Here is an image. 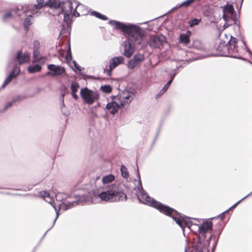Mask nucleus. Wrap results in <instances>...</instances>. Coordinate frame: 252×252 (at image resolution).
Returning <instances> with one entry per match:
<instances>
[{
	"instance_id": "f257e3e1",
	"label": "nucleus",
	"mask_w": 252,
	"mask_h": 252,
	"mask_svg": "<svg viewBox=\"0 0 252 252\" xmlns=\"http://www.w3.org/2000/svg\"><path fill=\"white\" fill-rule=\"evenodd\" d=\"M137 176L139 179V186L137 187L138 191L137 192V196L140 202L152 206L157 209L161 213L170 216L175 221L176 223L182 228L183 231H184L185 226L191 230L195 229V227H197L199 237H202L204 239L205 238L206 233L211 230L212 229L213 224L211 221L205 220L203 222L201 225H196L194 222L196 221L195 219L191 220L190 218L181 215L176 210L156 201L149 196L143 189L138 171H137Z\"/></svg>"
},
{
	"instance_id": "f03ea898",
	"label": "nucleus",
	"mask_w": 252,
	"mask_h": 252,
	"mask_svg": "<svg viewBox=\"0 0 252 252\" xmlns=\"http://www.w3.org/2000/svg\"><path fill=\"white\" fill-rule=\"evenodd\" d=\"M110 24L116 29L121 30L128 36L127 40L123 43L124 55L127 58L131 57L137 45H144L145 43L144 31L136 25L124 24L116 21H111Z\"/></svg>"
},
{
	"instance_id": "7ed1b4c3",
	"label": "nucleus",
	"mask_w": 252,
	"mask_h": 252,
	"mask_svg": "<svg viewBox=\"0 0 252 252\" xmlns=\"http://www.w3.org/2000/svg\"><path fill=\"white\" fill-rule=\"evenodd\" d=\"M126 195L116 186H113L106 190H94L91 201L98 203L101 201L113 202L125 200Z\"/></svg>"
},
{
	"instance_id": "20e7f679",
	"label": "nucleus",
	"mask_w": 252,
	"mask_h": 252,
	"mask_svg": "<svg viewBox=\"0 0 252 252\" xmlns=\"http://www.w3.org/2000/svg\"><path fill=\"white\" fill-rule=\"evenodd\" d=\"M40 196L47 202L50 204L54 208L57 216L54 220L55 222L59 216V211L60 210H65L68 208L74 206L75 202H65L64 201L67 198V195L63 193H58L56 195V202L53 197L51 196L49 193L43 191L40 192Z\"/></svg>"
},
{
	"instance_id": "39448f33",
	"label": "nucleus",
	"mask_w": 252,
	"mask_h": 252,
	"mask_svg": "<svg viewBox=\"0 0 252 252\" xmlns=\"http://www.w3.org/2000/svg\"><path fill=\"white\" fill-rule=\"evenodd\" d=\"M223 18L225 21V24L223 25V30H224L235 23L236 16L234 14L233 5L231 4H227L223 7Z\"/></svg>"
},
{
	"instance_id": "423d86ee",
	"label": "nucleus",
	"mask_w": 252,
	"mask_h": 252,
	"mask_svg": "<svg viewBox=\"0 0 252 252\" xmlns=\"http://www.w3.org/2000/svg\"><path fill=\"white\" fill-rule=\"evenodd\" d=\"M80 95L84 102L89 105L93 104L99 97L96 91L89 90L86 87L81 89Z\"/></svg>"
},
{
	"instance_id": "0eeeda50",
	"label": "nucleus",
	"mask_w": 252,
	"mask_h": 252,
	"mask_svg": "<svg viewBox=\"0 0 252 252\" xmlns=\"http://www.w3.org/2000/svg\"><path fill=\"white\" fill-rule=\"evenodd\" d=\"M121 106L128 104L134 97L133 92L125 90L121 93L118 95L115 96Z\"/></svg>"
},
{
	"instance_id": "6e6552de",
	"label": "nucleus",
	"mask_w": 252,
	"mask_h": 252,
	"mask_svg": "<svg viewBox=\"0 0 252 252\" xmlns=\"http://www.w3.org/2000/svg\"><path fill=\"white\" fill-rule=\"evenodd\" d=\"M237 40L233 37H231L227 45L228 56L232 58H238V47L236 46Z\"/></svg>"
},
{
	"instance_id": "1a4fd4ad",
	"label": "nucleus",
	"mask_w": 252,
	"mask_h": 252,
	"mask_svg": "<svg viewBox=\"0 0 252 252\" xmlns=\"http://www.w3.org/2000/svg\"><path fill=\"white\" fill-rule=\"evenodd\" d=\"M62 8V12L60 13V15L63 16V19L65 21H68L69 16L73 11L72 3L70 1H65L63 3Z\"/></svg>"
},
{
	"instance_id": "9d476101",
	"label": "nucleus",
	"mask_w": 252,
	"mask_h": 252,
	"mask_svg": "<svg viewBox=\"0 0 252 252\" xmlns=\"http://www.w3.org/2000/svg\"><path fill=\"white\" fill-rule=\"evenodd\" d=\"M121 104L117 100V98L114 96L112 100L107 104L105 107V111L107 113L115 114L120 108Z\"/></svg>"
},
{
	"instance_id": "9b49d317",
	"label": "nucleus",
	"mask_w": 252,
	"mask_h": 252,
	"mask_svg": "<svg viewBox=\"0 0 252 252\" xmlns=\"http://www.w3.org/2000/svg\"><path fill=\"white\" fill-rule=\"evenodd\" d=\"M144 60V56L141 54H136L132 59L130 60L127 64L129 69H132L138 66Z\"/></svg>"
},
{
	"instance_id": "f8f14e48",
	"label": "nucleus",
	"mask_w": 252,
	"mask_h": 252,
	"mask_svg": "<svg viewBox=\"0 0 252 252\" xmlns=\"http://www.w3.org/2000/svg\"><path fill=\"white\" fill-rule=\"evenodd\" d=\"M48 69L49 71L47 73V75L51 76L61 75L65 72L64 68L63 67L54 64L48 65Z\"/></svg>"
},
{
	"instance_id": "ddd939ff",
	"label": "nucleus",
	"mask_w": 252,
	"mask_h": 252,
	"mask_svg": "<svg viewBox=\"0 0 252 252\" xmlns=\"http://www.w3.org/2000/svg\"><path fill=\"white\" fill-rule=\"evenodd\" d=\"M125 59L122 56L114 57L110 59L109 61V69L107 70V73L110 75V72L118 65L124 63Z\"/></svg>"
},
{
	"instance_id": "4468645a",
	"label": "nucleus",
	"mask_w": 252,
	"mask_h": 252,
	"mask_svg": "<svg viewBox=\"0 0 252 252\" xmlns=\"http://www.w3.org/2000/svg\"><path fill=\"white\" fill-rule=\"evenodd\" d=\"M165 37L163 35L152 36L150 40V45L153 47H159L165 42Z\"/></svg>"
},
{
	"instance_id": "2eb2a0df",
	"label": "nucleus",
	"mask_w": 252,
	"mask_h": 252,
	"mask_svg": "<svg viewBox=\"0 0 252 252\" xmlns=\"http://www.w3.org/2000/svg\"><path fill=\"white\" fill-rule=\"evenodd\" d=\"M40 47V42L38 41H34L33 42V61L34 62H42V58L39 54L38 49Z\"/></svg>"
},
{
	"instance_id": "dca6fc26",
	"label": "nucleus",
	"mask_w": 252,
	"mask_h": 252,
	"mask_svg": "<svg viewBox=\"0 0 252 252\" xmlns=\"http://www.w3.org/2000/svg\"><path fill=\"white\" fill-rule=\"evenodd\" d=\"M16 59L20 64L27 63L30 61V55L27 53H23L21 52H19Z\"/></svg>"
},
{
	"instance_id": "f3484780",
	"label": "nucleus",
	"mask_w": 252,
	"mask_h": 252,
	"mask_svg": "<svg viewBox=\"0 0 252 252\" xmlns=\"http://www.w3.org/2000/svg\"><path fill=\"white\" fill-rule=\"evenodd\" d=\"M19 68L17 66H15L12 71L10 73V75L4 81L2 87L4 88L6 85H7L13 78L15 77L19 74Z\"/></svg>"
},
{
	"instance_id": "a211bd4d",
	"label": "nucleus",
	"mask_w": 252,
	"mask_h": 252,
	"mask_svg": "<svg viewBox=\"0 0 252 252\" xmlns=\"http://www.w3.org/2000/svg\"><path fill=\"white\" fill-rule=\"evenodd\" d=\"M191 35V32L187 31L185 33H181L180 35L179 41L180 43L185 45H187L190 41L189 37Z\"/></svg>"
},
{
	"instance_id": "6ab92c4d",
	"label": "nucleus",
	"mask_w": 252,
	"mask_h": 252,
	"mask_svg": "<svg viewBox=\"0 0 252 252\" xmlns=\"http://www.w3.org/2000/svg\"><path fill=\"white\" fill-rule=\"evenodd\" d=\"M218 50L221 56H228L227 45L225 43H220L218 46Z\"/></svg>"
},
{
	"instance_id": "aec40b11",
	"label": "nucleus",
	"mask_w": 252,
	"mask_h": 252,
	"mask_svg": "<svg viewBox=\"0 0 252 252\" xmlns=\"http://www.w3.org/2000/svg\"><path fill=\"white\" fill-rule=\"evenodd\" d=\"M115 177L114 175L112 174H108L104 176L101 179L102 183L104 185H106L112 183L115 180Z\"/></svg>"
},
{
	"instance_id": "412c9836",
	"label": "nucleus",
	"mask_w": 252,
	"mask_h": 252,
	"mask_svg": "<svg viewBox=\"0 0 252 252\" xmlns=\"http://www.w3.org/2000/svg\"><path fill=\"white\" fill-rule=\"evenodd\" d=\"M79 86V85L75 82L72 83L71 85V90L73 97L77 100L78 98V95L76 94V93L78 91Z\"/></svg>"
},
{
	"instance_id": "4be33fe9",
	"label": "nucleus",
	"mask_w": 252,
	"mask_h": 252,
	"mask_svg": "<svg viewBox=\"0 0 252 252\" xmlns=\"http://www.w3.org/2000/svg\"><path fill=\"white\" fill-rule=\"evenodd\" d=\"M46 5L52 8H57L61 6V3L58 0H49L46 2Z\"/></svg>"
},
{
	"instance_id": "5701e85b",
	"label": "nucleus",
	"mask_w": 252,
	"mask_h": 252,
	"mask_svg": "<svg viewBox=\"0 0 252 252\" xmlns=\"http://www.w3.org/2000/svg\"><path fill=\"white\" fill-rule=\"evenodd\" d=\"M41 67L39 64L31 65L28 68V71L31 73H32L39 71L41 70Z\"/></svg>"
},
{
	"instance_id": "b1692460",
	"label": "nucleus",
	"mask_w": 252,
	"mask_h": 252,
	"mask_svg": "<svg viewBox=\"0 0 252 252\" xmlns=\"http://www.w3.org/2000/svg\"><path fill=\"white\" fill-rule=\"evenodd\" d=\"M100 90L104 93L110 94L111 93L112 91V88L110 85H105L101 86L100 88Z\"/></svg>"
},
{
	"instance_id": "393cba45",
	"label": "nucleus",
	"mask_w": 252,
	"mask_h": 252,
	"mask_svg": "<svg viewBox=\"0 0 252 252\" xmlns=\"http://www.w3.org/2000/svg\"><path fill=\"white\" fill-rule=\"evenodd\" d=\"M32 16L31 15L28 16L24 21V27L26 30H27L28 27L32 24Z\"/></svg>"
},
{
	"instance_id": "a878e982",
	"label": "nucleus",
	"mask_w": 252,
	"mask_h": 252,
	"mask_svg": "<svg viewBox=\"0 0 252 252\" xmlns=\"http://www.w3.org/2000/svg\"><path fill=\"white\" fill-rule=\"evenodd\" d=\"M121 171L123 177L127 178L128 176V171L124 165H122L121 167Z\"/></svg>"
},
{
	"instance_id": "bb28decb",
	"label": "nucleus",
	"mask_w": 252,
	"mask_h": 252,
	"mask_svg": "<svg viewBox=\"0 0 252 252\" xmlns=\"http://www.w3.org/2000/svg\"><path fill=\"white\" fill-rule=\"evenodd\" d=\"M37 4L34 5V8L35 9H39L41 8L44 6V5H46L44 3V0H37Z\"/></svg>"
},
{
	"instance_id": "cd10ccee",
	"label": "nucleus",
	"mask_w": 252,
	"mask_h": 252,
	"mask_svg": "<svg viewBox=\"0 0 252 252\" xmlns=\"http://www.w3.org/2000/svg\"><path fill=\"white\" fill-rule=\"evenodd\" d=\"M92 15L102 20H106L107 19L105 16L96 11H93L92 12Z\"/></svg>"
},
{
	"instance_id": "c85d7f7f",
	"label": "nucleus",
	"mask_w": 252,
	"mask_h": 252,
	"mask_svg": "<svg viewBox=\"0 0 252 252\" xmlns=\"http://www.w3.org/2000/svg\"><path fill=\"white\" fill-rule=\"evenodd\" d=\"M200 20H201L199 19H195V18H194V19H193L190 20L189 22V24L190 27H193L195 25H198L199 23L200 22Z\"/></svg>"
},
{
	"instance_id": "c756f323",
	"label": "nucleus",
	"mask_w": 252,
	"mask_h": 252,
	"mask_svg": "<svg viewBox=\"0 0 252 252\" xmlns=\"http://www.w3.org/2000/svg\"><path fill=\"white\" fill-rule=\"evenodd\" d=\"M83 5L82 4H78L76 6V9L74 10V11L73 12V14L75 16H79L80 15V13L77 12V10L79 11L81 9H82V8H83Z\"/></svg>"
},
{
	"instance_id": "7c9ffc66",
	"label": "nucleus",
	"mask_w": 252,
	"mask_h": 252,
	"mask_svg": "<svg viewBox=\"0 0 252 252\" xmlns=\"http://www.w3.org/2000/svg\"><path fill=\"white\" fill-rule=\"evenodd\" d=\"M173 77H172L171 79L163 87L162 90H161L162 93H164V92H165L167 90V89L168 88V87H169V86L170 85V84H171V83H172V82L173 81Z\"/></svg>"
},
{
	"instance_id": "2f4dec72",
	"label": "nucleus",
	"mask_w": 252,
	"mask_h": 252,
	"mask_svg": "<svg viewBox=\"0 0 252 252\" xmlns=\"http://www.w3.org/2000/svg\"><path fill=\"white\" fill-rule=\"evenodd\" d=\"M195 0H187L185 1H184V2H183L182 4H181L179 6V7H181L182 6H188L189 5L190 3H191L192 2H193Z\"/></svg>"
},
{
	"instance_id": "473e14b6",
	"label": "nucleus",
	"mask_w": 252,
	"mask_h": 252,
	"mask_svg": "<svg viewBox=\"0 0 252 252\" xmlns=\"http://www.w3.org/2000/svg\"><path fill=\"white\" fill-rule=\"evenodd\" d=\"M250 194L247 195V196H246L245 197H244L243 198H242L241 200H239V201H238L237 202H236L234 205H233L229 209H234V208H235L243 200H244V199H245L246 198H247Z\"/></svg>"
},
{
	"instance_id": "72a5a7b5",
	"label": "nucleus",
	"mask_w": 252,
	"mask_h": 252,
	"mask_svg": "<svg viewBox=\"0 0 252 252\" xmlns=\"http://www.w3.org/2000/svg\"><path fill=\"white\" fill-rule=\"evenodd\" d=\"M73 64H74V67H75V68L77 70H78L79 71H81L82 70V67L81 66H80L75 61H73Z\"/></svg>"
},
{
	"instance_id": "f704fd0d",
	"label": "nucleus",
	"mask_w": 252,
	"mask_h": 252,
	"mask_svg": "<svg viewBox=\"0 0 252 252\" xmlns=\"http://www.w3.org/2000/svg\"><path fill=\"white\" fill-rule=\"evenodd\" d=\"M13 102L14 101L9 102L6 104L4 106V110H7L8 108L10 107L12 105Z\"/></svg>"
},
{
	"instance_id": "c9c22d12",
	"label": "nucleus",
	"mask_w": 252,
	"mask_h": 252,
	"mask_svg": "<svg viewBox=\"0 0 252 252\" xmlns=\"http://www.w3.org/2000/svg\"><path fill=\"white\" fill-rule=\"evenodd\" d=\"M241 42L243 43V44H244L246 49V51L249 53L250 54H251L252 55V52H251V51L249 50V49L248 48V47L246 46L245 42L244 41V40H241Z\"/></svg>"
},
{
	"instance_id": "e433bc0d",
	"label": "nucleus",
	"mask_w": 252,
	"mask_h": 252,
	"mask_svg": "<svg viewBox=\"0 0 252 252\" xmlns=\"http://www.w3.org/2000/svg\"><path fill=\"white\" fill-rule=\"evenodd\" d=\"M11 16V13H10V12H8L4 15V16L3 17V19H4V20H6L8 18H9V17H10Z\"/></svg>"
},
{
	"instance_id": "4c0bfd02",
	"label": "nucleus",
	"mask_w": 252,
	"mask_h": 252,
	"mask_svg": "<svg viewBox=\"0 0 252 252\" xmlns=\"http://www.w3.org/2000/svg\"><path fill=\"white\" fill-rule=\"evenodd\" d=\"M67 58H69V57L71 58V51H70V47H69V48L67 50Z\"/></svg>"
},
{
	"instance_id": "58836bf2",
	"label": "nucleus",
	"mask_w": 252,
	"mask_h": 252,
	"mask_svg": "<svg viewBox=\"0 0 252 252\" xmlns=\"http://www.w3.org/2000/svg\"><path fill=\"white\" fill-rule=\"evenodd\" d=\"M63 96H64V94H62V97H63Z\"/></svg>"
},
{
	"instance_id": "ea45409f",
	"label": "nucleus",
	"mask_w": 252,
	"mask_h": 252,
	"mask_svg": "<svg viewBox=\"0 0 252 252\" xmlns=\"http://www.w3.org/2000/svg\"><path fill=\"white\" fill-rule=\"evenodd\" d=\"M79 201H82V199H80Z\"/></svg>"
}]
</instances>
